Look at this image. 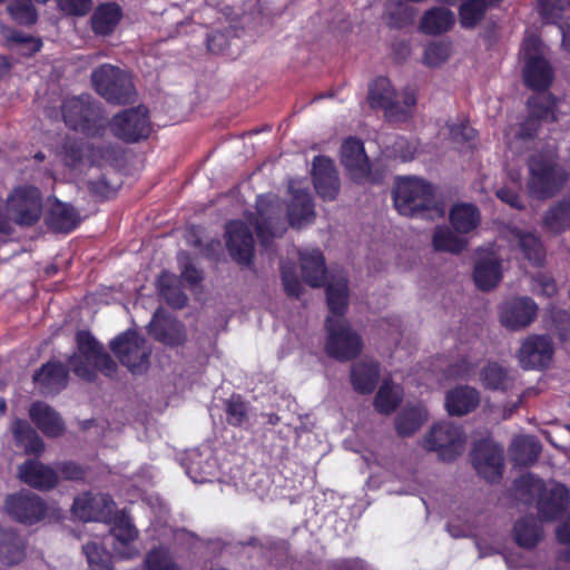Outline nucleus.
<instances>
[{
  "label": "nucleus",
  "instance_id": "obj_9",
  "mask_svg": "<svg viewBox=\"0 0 570 570\" xmlns=\"http://www.w3.org/2000/svg\"><path fill=\"white\" fill-rule=\"evenodd\" d=\"M524 59L523 77L528 87L534 90L547 89L553 80V70L546 59V49L537 36H529L522 45Z\"/></svg>",
  "mask_w": 570,
  "mask_h": 570
},
{
  "label": "nucleus",
  "instance_id": "obj_56",
  "mask_svg": "<svg viewBox=\"0 0 570 570\" xmlns=\"http://www.w3.org/2000/svg\"><path fill=\"white\" fill-rule=\"evenodd\" d=\"M476 365V358L463 356L459 358L456 362L449 365L446 370V376L454 380L468 379L469 376L474 374Z\"/></svg>",
  "mask_w": 570,
  "mask_h": 570
},
{
  "label": "nucleus",
  "instance_id": "obj_17",
  "mask_svg": "<svg viewBox=\"0 0 570 570\" xmlns=\"http://www.w3.org/2000/svg\"><path fill=\"white\" fill-rule=\"evenodd\" d=\"M137 535L138 531L132 524V520L125 513H121L115 518L107 539L110 541L116 557L131 559L139 553V549L135 544Z\"/></svg>",
  "mask_w": 570,
  "mask_h": 570
},
{
  "label": "nucleus",
  "instance_id": "obj_58",
  "mask_svg": "<svg viewBox=\"0 0 570 570\" xmlns=\"http://www.w3.org/2000/svg\"><path fill=\"white\" fill-rule=\"evenodd\" d=\"M226 414L229 424L239 426L246 421L247 417L246 404L239 397L233 396L226 403Z\"/></svg>",
  "mask_w": 570,
  "mask_h": 570
},
{
  "label": "nucleus",
  "instance_id": "obj_23",
  "mask_svg": "<svg viewBox=\"0 0 570 570\" xmlns=\"http://www.w3.org/2000/svg\"><path fill=\"white\" fill-rule=\"evenodd\" d=\"M313 181L317 194L327 200H333L340 190V181L333 161L324 156L315 157L313 161Z\"/></svg>",
  "mask_w": 570,
  "mask_h": 570
},
{
  "label": "nucleus",
  "instance_id": "obj_51",
  "mask_svg": "<svg viewBox=\"0 0 570 570\" xmlns=\"http://www.w3.org/2000/svg\"><path fill=\"white\" fill-rule=\"evenodd\" d=\"M7 10L19 24L29 26L37 20V11L31 0H10Z\"/></svg>",
  "mask_w": 570,
  "mask_h": 570
},
{
  "label": "nucleus",
  "instance_id": "obj_14",
  "mask_svg": "<svg viewBox=\"0 0 570 570\" xmlns=\"http://www.w3.org/2000/svg\"><path fill=\"white\" fill-rule=\"evenodd\" d=\"M110 129L116 137L128 142L148 137L150 125L147 109L139 106L119 112L112 118Z\"/></svg>",
  "mask_w": 570,
  "mask_h": 570
},
{
  "label": "nucleus",
  "instance_id": "obj_40",
  "mask_svg": "<svg viewBox=\"0 0 570 570\" xmlns=\"http://www.w3.org/2000/svg\"><path fill=\"white\" fill-rule=\"evenodd\" d=\"M429 419V412L422 404L405 407L395 420V429L401 436L414 434Z\"/></svg>",
  "mask_w": 570,
  "mask_h": 570
},
{
  "label": "nucleus",
  "instance_id": "obj_64",
  "mask_svg": "<svg viewBox=\"0 0 570 570\" xmlns=\"http://www.w3.org/2000/svg\"><path fill=\"white\" fill-rule=\"evenodd\" d=\"M450 134L455 141H471L476 136V131L468 124L451 126Z\"/></svg>",
  "mask_w": 570,
  "mask_h": 570
},
{
  "label": "nucleus",
  "instance_id": "obj_39",
  "mask_svg": "<svg viewBox=\"0 0 570 570\" xmlns=\"http://www.w3.org/2000/svg\"><path fill=\"white\" fill-rule=\"evenodd\" d=\"M541 451V443L532 435L515 436L509 446V454L514 463H533Z\"/></svg>",
  "mask_w": 570,
  "mask_h": 570
},
{
  "label": "nucleus",
  "instance_id": "obj_47",
  "mask_svg": "<svg viewBox=\"0 0 570 570\" xmlns=\"http://www.w3.org/2000/svg\"><path fill=\"white\" fill-rule=\"evenodd\" d=\"M514 537L520 547L533 548L541 538V530L534 518L519 520L514 525Z\"/></svg>",
  "mask_w": 570,
  "mask_h": 570
},
{
  "label": "nucleus",
  "instance_id": "obj_42",
  "mask_svg": "<svg viewBox=\"0 0 570 570\" xmlns=\"http://www.w3.org/2000/svg\"><path fill=\"white\" fill-rule=\"evenodd\" d=\"M450 222L459 233H469L480 224L479 209L471 204L454 205L450 212Z\"/></svg>",
  "mask_w": 570,
  "mask_h": 570
},
{
  "label": "nucleus",
  "instance_id": "obj_61",
  "mask_svg": "<svg viewBox=\"0 0 570 570\" xmlns=\"http://www.w3.org/2000/svg\"><path fill=\"white\" fill-rule=\"evenodd\" d=\"M59 8L70 16H85L91 9V0H57Z\"/></svg>",
  "mask_w": 570,
  "mask_h": 570
},
{
  "label": "nucleus",
  "instance_id": "obj_59",
  "mask_svg": "<svg viewBox=\"0 0 570 570\" xmlns=\"http://www.w3.org/2000/svg\"><path fill=\"white\" fill-rule=\"evenodd\" d=\"M543 434L556 448L570 449V425H556L552 430L544 431Z\"/></svg>",
  "mask_w": 570,
  "mask_h": 570
},
{
  "label": "nucleus",
  "instance_id": "obj_25",
  "mask_svg": "<svg viewBox=\"0 0 570 570\" xmlns=\"http://www.w3.org/2000/svg\"><path fill=\"white\" fill-rule=\"evenodd\" d=\"M32 379L42 394H57L67 386L68 370L60 362H48L33 374Z\"/></svg>",
  "mask_w": 570,
  "mask_h": 570
},
{
  "label": "nucleus",
  "instance_id": "obj_60",
  "mask_svg": "<svg viewBox=\"0 0 570 570\" xmlns=\"http://www.w3.org/2000/svg\"><path fill=\"white\" fill-rule=\"evenodd\" d=\"M59 154L67 166H75L82 157V149L76 140L67 139L62 144Z\"/></svg>",
  "mask_w": 570,
  "mask_h": 570
},
{
  "label": "nucleus",
  "instance_id": "obj_33",
  "mask_svg": "<svg viewBox=\"0 0 570 570\" xmlns=\"http://www.w3.org/2000/svg\"><path fill=\"white\" fill-rule=\"evenodd\" d=\"M380 377V365L373 360H362L351 370V381L355 391L362 394L373 392Z\"/></svg>",
  "mask_w": 570,
  "mask_h": 570
},
{
  "label": "nucleus",
  "instance_id": "obj_1",
  "mask_svg": "<svg viewBox=\"0 0 570 570\" xmlns=\"http://www.w3.org/2000/svg\"><path fill=\"white\" fill-rule=\"evenodd\" d=\"M393 200L397 212L404 216H421L434 220L445 215L443 206L434 200L432 185L422 178L402 177L396 179Z\"/></svg>",
  "mask_w": 570,
  "mask_h": 570
},
{
  "label": "nucleus",
  "instance_id": "obj_19",
  "mask_svg": "<svg viewBox=\"0 0 570 570\" xmlns=\"http://www.w3.org/2000/svg\"><path fill=\"white\" fill-rule=\"evenodd\" d=\"M115 503L107 494H83L72 505V513L82 521L109 522Z\"/></svg>",
  "mask_w": 570,
  "mask_h": 570
},
{
  "label": "nucleus",
  "instance_id": "obj_4",
  "mask_svg": "<svg viewBox=\"0 0 570 570\" xmlns=\"http://www.w3.org/2000/svg\"><path fill=\"white\" fill-rule=\"evenodd\" d=\"M527 189L531 197L548 199L558 194L566 181L568 174L556 161L553 153H539L530 157Z\"/></svg>",
  "mask_w": 570,
  "mask_h": 570
},
{
  "label": "nucleus",
  "instance_id": "obj_43",
  "mask_svg": "<svg viewBox=\"0 0 570 570\" xmlns=\"http://www.w3.org/2000/svg\"><path fill=\"white\" fill-rule=\"evenodd\" d=\"M570 225V198H563L543 215V226L552 233H561Z\"/></svg>",
  "mask_w": 570,
  "mask_h": 570
},
{
  "label": "nucleus",
  "instance_id": "obj_3",
  "mask_svg": "<svg viewBox=\"0 0 570 570\" xmlns=\"http://www.w3.org/2000/svg\"><path fill=\"white\" fill-rule=\"evenodd\" d=\"M77 346L78 354L70 357L69 364L78 377L92 382L96 380L97 371L106 376H112L116 373V362L89 332L77 333Z\"/></svg>",
  "mask_w": 570,
  "mask_h": 570
},
{
  "label": "nucleus",
  "instance_id": "obj_63",
  "mask_svg": "<svg viewBox=\"0 0 570 570\" xmlns=\"http://www.w3.org/2000/svg\"><path fill=\"white\" fill-rule=\"evenodd\" d=\"M533 291L538 292L542 295H546L548 297L554 295L557 293V285L554 281L543 274H539L535 277H533Z\"/></svg>",
  "mask_w": 570,
  "mask_h": 570
},
{
  "label": "nucleus",
  "instance_id": "obj_30",
  "mask_svg": "<svg viewBox=\"0 0 570 570\" xmlns=\"http://www.w3.org/2000/svg\"><path fill=\"white\" fill-rule=\"evenodd\" d=\"M315 217L312 197L304 190H293V199L287 207V222L294 228H302Z\"/></svg>",
  "mask_w": 570,
  "mask_h": 570
},
{
  "label": "nucleus",
  "instance_id": "obj_6",
  "mask_svg": "<svg viewBox=\"0 0 570 570\" xmlns=\"http://www.w3.org/2000/svg\"><path fill=\"white\" fill-rule=\"evenodd\" d=\"M250 225L255 226L257 237L263 246H267L274 237H279L286 230L283 218V206L277 195H261L256 199V214L246 215Z\"/></svg>",
  "mask_w": 570,
  "mask_h": 570
},
{
  "label": "nucleus",
  "instance_id": "obj_50",
  "mask_svg": "<svg viewBox=\"0 0 570 570\" xmlns=\"http://www.w3.org/2000/svg\"><path fill=\"white\" fill-rule=\"evenodd\" d=\"M488 4L482 0H466L460 8V23L464 28L475 27L484 17Z\"/></svg>",
  "mask_w": 570,
  "mask_h": 570
},
{
  "label": "nucleus",
  "instance_id": "obj_48",
  "mask_svg": "<svg viewBox=\"0 0 570 570\" xmlns=\"http://www.w3.org/2000/svg\"><path fill=\"white\" fill-rule=\"evenodd\" d=\"M433 246L436 250L459 254L465 248L466 242L455 235L450 228L442 226L438 227L434 232Z\"/></svg>",
  "mask_w": 570,
  "mask_h": 570
},
{
  "label": "nucleus",
  "instance_id": "obj_62",
  "mask_svg": "<svg viewBox=\"0 0 570 570\" xmlns=\"http://www.w3.org/2000/svg\"><path fill=\"white\" fill-rule=\"evenodd\" d=\"M282 281L284 285V289L287 295L293 297H298L301 294L302 285L295 275L293 267H287L286 265H282Z\"/></svg>",
  "mask_w": 570,
  "mask_h": 570
},
{
  "label": "nucleus",
  "instance_id": "obj_8",
  "mask_svg": "<svg viewBox=\"0 0 570 570\" xmlns=\"http://www.w3.org/2000/svg\"><path fill=\"white\" fill-rule=\"evenodd\" d=\"M62 116L67 126L89 136L100 135L106 124L99 106L85 95L66 99Z\"/></svg>",
  "mask_w": 570,
  "mask_h": 570
},
{
  "label": "nucleus",
  "instance_id": "obj_52",
  "mask_svg": "<svg viewBox=\"0 0 570 570\" xmlns=\"http://www.w3.org/2000/svg\"><path fill=\"white\" fill-rule=\"evenodd\" d=\"M83 552L91 570H112L109 553L101 549L97 542L85 544Z\"/></svg>",
  "mask_w": 570,
  "mask_h": 570
},
{
  "label": "nucleus",
  "instance_id": "obj_10",
  "mask_svg": "<svg viewBox=\"0 0 570 570\" xmlns=\"http://www.w3.org/2000/svg\"><path fill=\"white\" fill-rule=\"evenodd\" d=\"M91 80L97 92L110 102L128 104L135 97L130 76L111 65H102L95 69Z\"/></svg>",
  "mask_w": 570,
  "mask_h": 570
},
{
  "label": "nucleus",
  "instance_id": "obj_27",
  "mask_svg": "<svg viewBox=\"0 0 570 570\" xmlns=\"http://www.w3.org/2000/svg\"><path fill=\"white\" fill-rule=\"evenodd\" d=\"M480 403L479 392L471 386H458L446 392L445 409L452 416H463L474 411Z\"/></svg>",
  "mask_w": 570,
  "mask_h": 570
},
{
  "label": "nucleus",
  "instance_id": "obj_26",
  "mask_svg": "<svg viewBox=\"0 0 570 570\" xmlns=\"http://www.w3.org/2000/svg\"><path fill=\"white\" fill-rule=\"evenodd\" d=\"M29 416L37 428L49 438H59L65 432V423L60 414L45 402L32 403Z\"/></svg>",
  "mask_w": 570,
  "mask_h": 570
},
{
  "label": "nucleus",
  "instance_id": "obj_28",
  "mask_svg": "<svg viewBox=\"0 0 570 570\" xmlns=\"http://www.w3.org/2000/svg\"><path fill=\"white\" fill-rule=\"evenodd\" d=\"M503 446L489 433H475L470 450L471 463H501Z\"/></svg>",
  "mask_w": 570,
  "mask_h": 570
},
{
  "label": "nucleus",
  "instance_id": "obj_53",
  "mask_svg": "<svg viewBox=\"0 0 570 570\" xmlns=\"http://www.w3.org/2000/svg\"><path fill=\"white\" fill-rule=\"evenodd\" d=\"M147 570H180L167 550L160 548L148 552L145 559Z\"/></svg>",
  "mask_w": 570,
  "mask_h": 570
},
{
  "label": "nucleus",
  "instance_id": "obj_34",
  "mask_svg": "<svg viewBox=\"0 0 570 570\" xmlns=\"http://www.w3.org/2000/svg\"><path fill=\"white\" fill-rule=\"evenodd\" d=\"M16 445L29 455L39 456L45 451V442L38 432L24 420L16 419L11 424Z\"/></svg>",
  "mask_w": 570,
  "mask_h": 570
},
{
  "label": "nucleus",
  "instance_id": "obj_7",
  "mask_svg": "<svg viewBox=\"0 0 570 570\" xmlns=\"http://www.w3.org/2000/svg\"><path fill=\"white\" fill-rule=\"evenodd\" d=\"M466 435L461 425L449 421L433 424L422 439V446L444 460H455L465 450Z\"/></svg>",
  "mask_w": 570,
  "mask_h": 570
},
{
  "label": "nucleus",
  "instance_id": "obj_35",
  "mask_svg": "<svg viewBox=\"0 0 570 570\" xmlns=\"http://www.w3.org/2000/svg\"><path fill=\"white\" fill-rule=\"evenodd\" d=\"M326 298L330 308L327 317L344 318L348 306V286L344 275L333 276L326 287Z\"/></svg>",
  "mask_w": 570,
  "mask_h": 570
},
{
  "label": "nucleus",
  "instance_id": "obj_24",
  "mask_svg": "<svg viewBox=\"0 0 570 570\" xmlns=\"http://www.w3.org/2000/svg\"><path fill=\"white\" fill-rule=\"evenodd\" d=\"M148 328L155 340L166 345H180L186 340L183 324L175 318L166 316L161 308L155 312Z\"/></svg>",
  "mask_w": 570,
  "mask_h": 570
},
{
  "label": "nucleus",
  "instance_id": "obj_15",
  "mask_svg": "<svg viewBox=\"0 0 570 570\" xmlns=\"http://www.w3.org/2000/svg\"><path fill=\"white\" fill-rule=\"evenodd\" d=\"M225 242L230 257L238 264L248 266L254 257V237L247 223L242 219L226 225Z\"/></svg>",
  "mask_w": 570,
  "mask_h": 570
},
{
  "label": "nucleus",
  "instance_id": "obj_49",
  "mask_svg": "<svg viewBox=\"0 0 570 570\" xmlns=\"http://www.w3.org/2000/svg\"><path fill=\"white\" fill-rule=\"evenodd\" d=\"M24 557V544L22 540L14 534H6L0 540V559L3 563L14 564Z\"/></svg>",
  "mask_w": 570,
  "mask_h": 570
},
{
  "label": "nucleus",
  "instance_id": "obj_12",
  "mask_svg": "<svg viewBox=\"0 0 570 570\" xmlns=\"http://www.w3.org/2000/svg\"><path fill=\"white\" fill-rule=\"evenodd\" d=\"M110 347L120 363L131 373H144L148 368L151 348L138 333L128 331L117 336Z\"/></svg>",
  "mask_w": 570,
  "mask_h": 570
},
{
  "label": "nucleus",
  "instance_id": "obj_41",
  "mask_svg": "<svg viewBox=\"0 0 570 570\" xmlns=\"http://www.w3.org/2000/svg\"><path fill=\"white\" fill-rule=\"evenodd\" d=\"M453 24L454 14L446 8H432L424 13L421 20V29L429 35L446 32Z\"/></svg>",
  "mask_w": 570,
  "mask_h": 570
},
{
  "label": "nucleus",
  "instance_id": "obj_57",
  "mask_svg": "<svg viewBox=\"0 0 570 570\" xmlns=\"http://www.w3.org/2000/svg\"><path fill=\"white\" fill-rule=\"evenodd\" d=\"M564 0H539V12L548 23H556L564 10Z\"/></svg>",
  "mask_w": 570,
  "mask_h": 570
},
{
  "label": "nucleus",
  "instance_id": "obj_16",
  "mask_svg": "<svg viewBox=\"0 0 570 570\" xmlns=\"http://www.w3.org/2000/svg\"><path fill=\"white\" fill-rule=\"evenodd\" d=\"M517 355L524 370L544 368L553 356L552 340L548 335H530L523 341Z\"/></svg>",
  "mask_w": 570,
  "mask_h": 570
},
{
  "label": "nucleus",
  "instance_id": "obj_18",
  "mask_svg": "<svg viewBox=\"0 0 570 570\" xmlns=\"http://www.w3.org/2000/svg\"><path fill=\"white\" fill-rule=\"evenodd\" d=\"M528 117L520 125L517 136L521 139L532 138L541 122H553L558 119L556 104L544 96H533L528 100Z\"/></svg>",
  "mask_w": 570,
  "mask_h": 570
},
{
  "label": "nucleus",
  "instance_id": "obj_11",
  "mask_svg": "<svg viewBox=\"0 0 570 570\" xmlns=\"http://www.w3.org/2000/svg\"><path fill=\"white\" fill-rule=\"evenodd\" d=\"M325 327L327 332L325 344L327 355L338 361H348L362 352V338L352 330L345 318L327 317Z\"/></svg>",
  "mask_w": 570,
  "mask_h": 570
},
{
  "label": "nucleus",
  "instance_id": "obj_37",
  "mask_svg": "<svg viewBox=\"0 0 570 570\" xmlns=\"http://www.w3.org/2000/svg\"><path fill=\"white\" fill-rule=\"evenodd\" d=\"M121 16V8L117 3L100 4L91 16V28L98 36H108L114 32Z\"/></svg>",
  "mask_w": 570,
  "mask_h": 570
},
{
  "label": "nucleus",
  "instance_id": "obj_5",
  "mask_svg": "<svg viewBox=\"0 0 570 570\" xmlns=\"http://www.w3.org/2000/svg\"><path fill=\"white\" fill-rule=\"evenodd\" d=\"M367 100L371 108L382 109L387 119L400 121L411 115L412 108L416 105V92L412 88H405L400 101L391 81L380 77L371 83Z\"/></svg>",
  "mask_w": 570,
  "mask_h": 570
},
{
  "label": "nucleus",
  "instance_id": "obj_2",
  "mask_svg": "<svg viewBox=\"0 0 570 570\" xmlns=\"http://www.w3.org/2000/svg\"><path fill=\"white\" fill-rule=\"evenodd\" d=\"M517 495L524 502L537 501L539 513L544 520L559 518L570 502L569 490L557 482L544 483L531 474H522L514 483Z\"/></svg>",
  "mask_w": 570,
  "mask_h": 570
},
{
  "label": "nucleus",
  "instance_id": "obj_44",
  "mask_svg": "<svg viewBox=\"0 0 570 570\" xmlns=\"http://www.w3.org/2000/svg\"><path fill=\"white\" fill-rule=\"evenodd\" d=\"M403 399V390L400 385L385 381L374 400L375 409L382 414H391Z\"/></svg>",
  "mask_w": 570,
  "mask_h": 570
},
{
  "label": "nucleus",
  "instance_id": "obj_54",
  "mask_svg": "<svg viewBox=\"0 0 570 570\" xmlns=\"http://www.w3.org/2000/svg\"><path fill=\"white\" fill-rule=\"evenodd\" d=\"M185 473L196 484L219 480L218 465H185Z\"/></svg>",
  "mask_w": 570,
  "mask_h": 570
},
{
  "label": "nucleus",
  "instance_id": "obj_13",
  "mask_svg": "<svg viewBox=\"0 0 570 570\" xmlns=\"http://www.w3.org/2000/svg\"><path fill=\"white\" fill-rule=\"evenodd\" d=\"M7 212L19 226H32L42 215V196L33 186H19L7 198Z\"/></svg>",
  "mask_w": 570,
  "mask_h": 570
},
{
  "label": "nucleus",
  "instance_id": "obj_45",
  "mask_svg": "<svg viewBox=\"0 0 570 570\" xmlns=\"http://www.w3.org/2000/svg\"><path fill=\"white\" fill-rule=\"evenodd\" d=\"M158 291L164 299L175 308H181L186 305L187 296L177 285V279L169 273H163L158 278Z\"/></svg>",
  "mask_w": 570,
  "mask_h": 570
},
{
  "label": "nucleus",
  "instance_id": "obj_38",
  "mask_svg": "<svg viewBox=\"0 0 570 570\" xmlns=\"http://www.w3.org/2000/svg\"><path fill=\"white\" fill-rule=\"evenodd\" d=\"M19 478L28 485L40 490L51 489L58 481L57 472L51 465H20Z\"/></svg>",
  "mask_w": 570,
  "mask_h": 570
},
{
  "label": "nucleus",
  "instance_id": "obj_55",
  "mask_svg": "<svg viewBox=\"0 0 570 570\" xmlns=\"http://www.w3.org/2000/svg\"><path fill=\"white\" fill-rule=\"evenodd\" d=\"M451 53V46L446 42H432L426 46L424 51V62L430 67H436L443 63Z\"/></svg>",
  "mask_w": 570,
  "mask_h": 570
},
{
  "label": "nucleus",
  "instance_id": "obj_31",
  "mask_svg": "<svg viewBox=\"0 0 570 570\" xmlns=\"http://www.w3.org/2000/svg\"><path fill=\"white\" fill-rule=\"evenodd\" d=\"M299 261L304 281L312 287L323 286L326 266L322 252L318 249L301 252Z\"/></svg>",
  "mask_w": 570,
  "mask_h": 570
},
{
  "label": "nucleus",
  "instance_id": "obj_29",
  "mask_svg": "<svg viewBox=\"0 0 570 570\" xmlns=\"http://www.w3.org/2000/svg\"><path fill=\"white\" fill-rule=\"evenodd\" d=\"M473 277L476 286L482 291L495 287L502 277L499 258L493 253L479 257L475 263Z\"/></svg>",
  "mask_w": 570,
  "mask_h": 570
},
{
  "label": "nucleus",
  "instance_id": "obj_21",
  "mask_svg": "<svg viewBox=\"0 0 570 570\" xmlns=\"http://www.w3.org/2000/svg\"><path fill=\"white\" fill-rule=\"evenodd\" d=\"M538 312L537 304L529 297H517L504 303L500 311V321L510 330H521L530 325Z\"/></svg>",
  "mask_w": 570,
  "mask_h": 570
},
{
  "label": "nucleus",
  "instance_id": "obj_22",
  "mask_svg": "<svg viewBox=\"0 0 570 570\" xmlns=\"http://www.w3.org/2000/svg\"><path fill=\"white\" fill-rule=\"evenodd\" d=\"M341 161L354 180H361L370 175L371 168L363 142L350 137L342 144Z\"/></svg>",
  "mask_w": 570,
  "mask_h": 570
},
{
  "label": "nucleus",
  "instance_id": "obj_36",
  "mask_svg": "<svg viewBox=\"0 0 570 570\" xmlns=\"http://www.w3.org/2000/svg\"><path fill=\"white\" fill-rule=\"evenodd\" d=\"M512 246H518L524 257L534 265H540L544 258V250L537 235L512 228L507 235Z\"/></svg>",
  "mask_w": 570,
  "mask_h": 570
},
{
  "label": "nucleus",
  "instance_id": "obj_32",
  "mask_svg": "<svg viewBox=\"0 0 570 570\" xmlns=\"http://www.w3.org/2000/svg\"><path fill=\"white\" fill-rule=\"evenodd\" d=\"M80 223V216L69 204L56 200L47 216L46 224L57 233H69Z\"/></svg>",
  "mask_w": 570,
  "mask_h": 570
},
{
  "label": "nucleus",
  "instance_id": "obj_20",
  "mask_svg": "<svg viewBox=\"0 0 570 570\" xmlns=\"http://www.w3.org/2000/svg\"><path fill=\"white\" fill-rule=\"evenodd\" d=\"M6 509L14 520L26 524L40 521L46 513L42 500L30 492H20L8 497Z\"/></svg>",
  "mask_w": 570,
  "mask_h": 570
},
{
  "label": "nucleus",
  "instance_id": "obj_46",
  "mask_svg": "<svg viewBox=\"0 0 570 570\" xmlns=\"http://www.w3.org/2000/svg\"><path fill=\"white\" fill-rule=\"evenodd\" d=\"M480 380L489 390H507L511 384L507 370L498 363L487 364L480 372Z\"/></svg>",
  "mask_w": 570,
  "mask_h": 570
}]
</instances>
